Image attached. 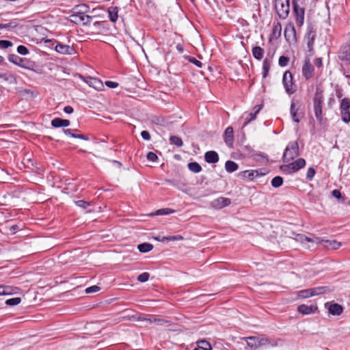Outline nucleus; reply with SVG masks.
<instances>
[{
	"mask_svg": "<svg viewBox=\"0 0 350 350\" xmlns=\"http://www.w3.org/2000/svg\"><path fill=\"white\" fill-rule=\"evenodd\" d=\"M3 59H4L3 57L0 55V63L3 62Z\"/></svg>",
	"mask_w": 350,
	"mask_h": 350,
	"instance_id": "obj_63",
	"label": "nucleus"
},
{
	"mask_svg": "<svg viewBox=\"0 0 350 350\" xmlns=\"http://www.w3.org/2000/svg\"><path fill=\"white\" fill-rule=\"evenodd\" d=\"M283 183V178L281 176H275L271 180V185L274 187H278Z\"/></svg>",
	"mask_w": 350,
	"mask_h": 350,
	"instance_id": "obj_35",
	"label": "nucleus"
},
{
	"mask_svg": "<svg viewBox=\"0 0 350 350\" xmlns=\"http://www.w3.org/2000/svg\"><path fill=\"white\" fill-rule=\"evenodd\" d=\"M288 75H289L291 84L288 85L286 82V92H287L288 94H293L297 90V85L293 82L292 73L288 71H286V81L287 80Z\"/></svg>",
	"mask_w": 350,
	"mask_h": 350,
	"instance_id": "obj_18",
	"label": "nucleus"
},
{
	"mask_svg": "<svg viewBox=\"0 0 350 350\" xmlns=\"http://www.w3.org/2000/svg\"><path fill=\"white\" fill-rule=\"evenodd\" d=\"M109 19L111 22H116L118 18V11L116 7H111L108 10Z\"/></svg>",
	"mask_w": 350,
	"mask_h": 350,
	"instance_id": "obj_27",
	"label": "nucleus"
},
{
	"mask_svg": "<svg viewBox=\"0 0 350 350\" xmlns=\"http://www.w3.org/2000/svg\"><path fill=\"white\" fill-rule=\"evenodd\" d=\"M188 168L194 173H198L202 171V167L197 162H191L188 164Z\"/></svg>",
	"mask_w": 350,
	"mask_h": 350,
	"instance_id": "obj_32",
	"label": "nucleus"
},
{
	"mask_svg": "<svg viewBox=\"0 0 350 350\" xmlns=\"http://www.w3.org/2000/svg\"><path fill=\"white\" fill-rule=\"evenodd\" d=\"M12 46V43L8 40H0V47L3 49H7Z\"/></svg>",
	"mask_w": 350,
	"mask_h": 350,
	"instance_id": "obj_47",
	"label": "nucleus"
},
{
	"mask_svg": "<svg viewBox=\"0 0 350 350\" xmlns=\"http://www.w3.org/2000/svg\"><path fill=\"white\" fill-rule=\"evenodd\" d=\"M183 237L181 235H176V236H169L168 238H166L167 241H180L183 240Z\"/></svg>",
	"mask_w": 350,
	"mask_h": 350,
	"instance_id": "obj_48",
	"label": "nucleus"
},
{
	"mask_svg": "<svg viewBox=\"0 0 350 350\" xmlns=\"http://www.w3.org/2000/svg\"><path fill=\"white\" fill-rule=\"evenodd\" d=\"M177 49H178L180 51H183V49H182V47H181L180 45H178V46H177Z\"/></svg>",
	"mask_w": 350,
	"mask_h": 350,
	"instance_id": "obj_61",
	"label": "nucleus"
},
{
	"mask_svg": "<svg viewBox=\"0 0 350 350\" xmlns=\"http://www.w3.org/2000/svg\"><path fill=\"white\" fill-rule=\"evenodd\" d=\"M174 211L170 209V208H162L157 211L155 215H168L170 213H174Z\"/></svg>",
	"mask_w": 350,
	"mask_h": 350,
	"instance_id": "obj_38",
	"label": "nucleus"
},
{
	"mask_svg": "<svg viewBox=\"0 0 350 350\" xmlns=\"http://www.w3.org/2000/svg\"><path fill=\"white\" fill-rule=\"evenodd\" d=\"M262 108V105H256L253 109V112L245 113L242 118L244 119V122L243 124V126H245L248 124L251 121L255 120L256 115L260 111Z\"/></svg>",
	"mask_w": 350,
	"mask_h": 350,
	"instance_id": "obj_10",
	"label": "nucleus"
},
{
	"mask_svg": "<svg viewBox=\"0 0 350 350\" xmlns=\"http://www.w3.org/2000/svg\"><path fill=\"white\" fill-rule=\"evenodd\" d=\"M243 340H244L247 342V346L252 349H257L269 343L268 339L258 336L244 337Z\"/></svg>",
	"mask_w": 350,
	"mask_h": 350,
	"instance_id": "obj_4",
	"label": "nucleus"
},
{
	"mask_svg": "<svg viewBox=\"0 0 350 350\" xmlns=\"http://www.w3.org/2000/svg\"><path fill=\"white\" fill-rule=\"evenodd\" d=\"M287 155L289 156L290 159H293L299 155V146L297 142H291L286 147V157Z\"/></svg>",
	"mask_w": 350,
	"mask_h": 350,
	"instance_id": "obj_9",
	"label": "nucleus"
},
{
	"mask_svg": "<svg viewBox=\"0 0 350 350\" xmlns=\"http://www.w3.org/2000/svg\"><path fill=\"white\" fill-rule=\"evenodd\" d=\"M73 111V108L70 105H67L64 108V111L66 113H72Z\"/></svg>",
	"mask_w": 350,
	"mask_h": 350,
	"instance_id": "obj_53",
	"label": "nucleus"
},
{
	"mask_svg": "<svg viewBox=\"0 0 350 350\" xmlns=\"http://www.w3.org/2000/svg\"><path fill=\"white\" fill-rule=\"evenodd\" d=\"M170 141L171 144L176 145L178 147H180L183 144L181 138L177 136H171L170 138Z\"/></svg>",
	"mask_w": 350,
	"mask_h": 350,
	"instance_id": "obj_33",
	"label": "nucleus"
},
{
	"mask_svg": "<svg viewBox=\"0 0 350 350\" xmlns=\"http://www.w3.org/2000/svg\"><path fill=\"white\" fill-rule=\"evenodd\" d=\"M294 12L296 15L297 21L302 24L304 18V10L301 8H299L297 5H294Z\"/></svg>",
	"mask_w": 350,
	"mask_h": 350,
	"instance_id": "obj_22",
	"label": "nucleus"
},
{
	"mask_svg": "<svg viewBox=\"0 0 350 350\" xmlns=\"http://www.w3.org/2000/svg\"><path fill=\"white\" fill-rule=\"evenodd\" d=\"M72 137L74 138H79V139H88L86 137H85L83 135H72Z\"/></svg>",
	"mask_w": 350,
	"mask_h": 350,
	"instance_id": "obj_57",
	"label": "nucleus"
},
{
	"mask_svg": "<svg viewBox=\"0 0 350 350\" xmlns=\"http://www.w3.org/2000/svg\"><path fill=\"white\" fill-rule=\"evenodd\" d=\"M231 203L230 199L224 197H219L213 200L211 203V207L215 209H221Z\"/></svg>",
	"mask_w": 350,
	"mask_h": 350,
	"instance_id": "obj_11",
	"label": "nucleus"
},
{
	"mask_svg": "<svg viewBox=\"0 0 350 350\" xmlns=\"http://www.w3.org/2000/svg\"><path fill=\"white\" fill-rule=\"evenodd\" d=\"M323 100V91L317 88L313 98V107L315 116L319 120H322V105Z\"/></svg>",
	"mask_w": 350,
	"mask_h": 350,
	"instance_id": "obj_3",
	"label": "nucleus"
},
{
	"mask_svg": "<svg viewBox=\"0 0 350 350\" xmlns=\"http://www.w3.org/2000/svg\"><path fill=\"white\" fill-rule=\"evenodd\" d=\"M81 78L83 79L85 83L88 84L90 87L93 88L94 89L98 91L103 90L104 85L101 80L91 77H81Z\"/></svg>",
	"mask_w": 350,
	"mask_h": 350,
	"instance_id": "obj_7",
	"label": "nucleus"
},
{
	"mask_svg": "<svg viewBox=\"0 0 350 350\" xmlns=\"http://www.w3.org/2000/svg\"><path fill=\"white\" fill-rule=\"evenodd\" d=\"M317 309L318 307L316 305L301 304L297 308V311L302 314L307 315L314 313Z\"/></svg>",
	"mask_w": 350,
	"mask_h": 350,
	"instance_id": "obj_14",
	"label": "nucleus"
},
{
	"mask_svg": "<svg viewBox=\"0 0 350 350\" xmlns=\"http://www.w3.org/2000/svg\"><path fill=\"white\" fill-rule=\"evenodd\" d=\"M21 301V299L20 297H14L11 299H8L5 301V304L8 306H13L19 304Z\"/></svg>",
	"mask_w": 350,
	"mask_h": 350,
	"instance_id": "obj_34",
	"label": "nucleus"
},
{
	"mask_svg": "<svg viewBox=\"0 0 350 350\" xmlns=\"http://www.w3.org/2000/svg\"><path fill=\"white\" fill-rule=\"evenodd\" d=\"M284 2L283 0H275V8L280 18H283Z\"/></svg>",
	"mask_w": 350,
	"mask_h": 350,
	"instance_id": "obj_24",
	"label": "nucleus"
},
{
	"mask_svg": "<svg viewBox=\"0 0 350 350\" xmlns=\"http://www.w3.org/2000/svg\"><path fill=\"white\" fill-rule=\"evenodd\" d=\"M113 163H116L119 167L121 166V163L119 161H113Z\"/></svg>",
	"mask_w": 350,
	"mask_h": 350,
	"instance_id": "obj_60",
	"label": "nucleus"
},
{
	"mask_svg": "<svg viewBox=\"0 0 350 350\" xmlns=\"http://www.w3.org/2000/svg\"><path fill=\"white\" fill-rule=\"evenodd\" d=\"M289 279L291 280H298V276L295 275L293 273H291L289 275Z\"/></svg>",
	"mask_w": 350,
	"mask_h": 350,
	"instance_id": "obj_56",
	"label": "nucleus"
},
{
	"mask_svg": "<svg viewBox=\"0 0 350 350\" xmlns=\"http://www.w3.org/2000/svg\"><path fill=\"white\" fill-rule=\"evenodd\" d=\"M315 173H316V172L314 168H312V167L308 168V171H307V174H306L307 179L309 180H311L313 178V177L314 176Z\"/></svg>",
	"mask_w": 350,
	"mask_h": 350,
	"instance_id": "obj_44",
	"label": "nucleus"
},
{
	"mask_svg": "<svg viewBox=\"0 0 350 350\" xmlns=\"http://www.w3.org/2000/svg\"><path fill=\"white\" fill-rule=\"evenodd\" d=\"M279 64L282 67L284 66V55H282L279 58Z\"/></svg>",
	"mask_w": 350,
	"mask_h": 350,
	"instance_id": "obj_54",
	"label": "nucleus"
},
{
	"mask_svg": "<svg viewBox=\"0 0 350 350\" xmlns=\"http://www.w3.org/2000/svg\"><path fill=\"white\" fill-rule=\"evenodd\" d=\"M78 10L75 11L71 16V21L76 24L86 25L90 23L92 20V17L89 15L85 14L88 7L85 5L79 6L76 8Z\"/></svg>",
	"mask_w": 350,
	"mask_h": 350,
	"instance_id": "obj_1",
	"label": "nucleus"
},
{
	"mask_svg": "<svg viewBox=\"0 0 350 350\" xmlns=\"http://www.w3.org/2000/svg\"><path fill=\"white\" fill-rule=\"evenodd\" d=\"M166 238H168V237H163L161 239L160 241H167V240H166Z\"/></svg>",
	"mask_w": 350,
	"mask_h": 350,
	"instance_id": "obj_59",
	"label": "nucleus"
},
{
	"mask_svg": "<svg viewBox=\"0 0 350 350\" xmlns=\"http://www.w3.org/2000/svg\"><path fill=\"white\" fill-rule=\"evenodd\" d=\"M189 62H192L198 67L201 68L202 66V64L200 61L196 59L195 57H191L189 58Z\"/></svg>",
	"mask_w": 350,
	"mask_h": 350,
	"instance_id": "obj_49",
	"label": "nucleus"
},
{
	"mask_svg": "<svg viewBox=\"0 0 350 350\" xmlns=\"http://www.w3.org/2000/svg\"><path fill=\"white\" fill-rule=\"evenodd\" d=\"M225 168L228 172L232 173L238 169V165L232 161H228L226 162Z\"/></svg>",
	"mask_w": 350,
	"mask_h": 350,
	"instance_id": "obj_29",
	"label": "nucleus"
},
{
	"mask_svg": "<svg viewBox=\"0 0 350 350\" xmlns=\"http://www.w3.org/2000/svg\"><path fill=\"white\" fill-rule=\"evenodd\" d=\"M75 204L82 208H87L90 205V203L89 202H86V201H84V200H78V201H76L75 202Z\"/></svg>",
	"mask_w": 350,
	"mask_h": 350,
	"instance_id": "obj_43",
	"label": "nucleus"
},
{
	"mask_svg": "<svg viewBox=\"0 0 350 350\" xmlns=\"http://www.w3.org/2000/svg\"><path fill=\"white\" fill-rule=\"evenodd\" d=\"M350 99L345 98L341 100L340 105V115L343 122H350Z\"/></svg>",
	"mask_w": 350,
	"mask_h": 350,
	"instance_id": "obj_6",
	"label": "nucleus"
},
{
	"mask_svg": "<svg viewBox=\"0 0 350 350\" xmlns=\"http://www.w3.org/2000/svg\"><path fill=\"white\" fill-rule=\"evenodd\" d=\"M8 60L12 62L13 64L20 66L23 68H28L26 64L27 61L25 59L18 56L17 55H10L8 57Z\"/></svg>",
	"mask_w": 350,
	"mask_h": 350,
	"instance_id": "obj_16",
	"label": "nucleus"
},
{
	"mask_svg": "<svg viewBox=\"0 0 350 350\" xmlns=\"http://www.w3.org/2000/svg\"><path fill=\"white\" fill-rule=\"evenodd\" d=\"M282 83L284 84V73L283 74L282 76Z\"/></svg>",
	"mask_w": 350,
	"mask_h": 350,
	"instance_id": "obj_64",
	"label": "nucleus"
},
{
	"mask_svg": "<svg viewBox=\"0 0 350 350\" xmlns=\"http://www.w3.org/2000/svg\"><path fill=\"white\" fill-rule=\"evenodd\" d=\"M137 248L139 252L145 253L151 251L153 249V245L148 243H144L138 245Z\"/></svg>",
	"mask_w": 350,
	"mask_h": 350,
	"instance_id": "obj_31",
	"label": "nucleus"
},
{
	"mask_svg": "<svg viewBox=\"0 0 350 350\" xmlns=\"http://www.w3.org/2000/svg\"><path fill=\"white\" fill-rule=\"evenodd\" d=\"M147 159L152 162H155L158 159V157L153 152H149L147 154Z\"/></svg>",
	"mask_w": 350,
	"mask_h": 350,
	"instance_id": "obj_45",
	"label": "nucleus"
},
{
	"mask_svg": "<svg viewBox=\"0 0 350 350\" xmlns=\"http://www.w3.org/2000/svg\"><path fill=\"white\" fill-rule=\"evenodd\" d=\"M288 161H286L288 163ZM306 165V161L304 159L299 158L296 161L291 163H286V174H293Z\"/></svg>",
	"mask_w": 350,
	"mask_h": 350,
	"instance_id": "obj_5",
	"label": "nucleus"
},
{
	"mask_svg": "<svg viewBox=\"0 0 350 350\" xmlns=\"http://www.w3.org/2000/svg\"><path fill=\"white\" fill-rule=\"evenodd\" d=\"M322 241H323V240H322ZM324 242L326 243V245H325L324 247H326L327 249L337 250L342 245L341 243L334 240H325L324 241Z\"/></svg>",
	"mask_w": 350,
	"mask_h": 350,
	"instance_id": "obj_26",
	"label": "nucleus"
},
{
	"mask_svg": "<svg viewBox=\"0 0 350 350\" xmlns=\"http://www.w3.org/2000/svg\"><path fill=\"white\" fill-rule=\"evenodd\" d=\"M299 104L297 100H293L291 105L290 113L293 120L295 122H299L301 114L298 113Z\"/></svg>",
	"mask_w": 350,
	"mask_h": 350,
	"instance_id": "obj_12",
	"label": "nucleus"
},
{
	"mask_svg": "<svg viewBox=\"0 0 350 350\" xmlns=\"http://www.w3.org/2000/svg\"><path fill=\"white\" fill-rule=\"evenodd\" d=\"M325 307L327 309L329 313L334 316H338L343 312V307L336 303L327 302L325 304Z\"/></svg>",
	"mask_w": 350,
	"mask_h": 350,
	"instance_id": "obj_8",
	"label": "nucleus"
},
{
	"mask_svg": "<svg viewBox=\"0 0 350 350\" xmlns=\"http://www.w3.org/2000/svg\"><path fill=\"white\" fill-rule=\"evenodd\" d=\"M196 344L202 350H212L211 345L205 340H200L197 341Z\"/></svg>",
	"mask_w": 350,
	"mask_h": 350,
	"instance_id": "obj_30",
	"label": "nucleus"
},
{
	"mask_svg": "<svg viewBox=\"0 0 350 350\" xmlns=\"http://www.w3.org/2000/svg\"><path fill=\"white\" fill-rule=\"evenodd\" d=\"M255 159L257 161H261L263 163H267L268 162V158L267 156L264 154H257L255 155Z\"/></svg>",
	"mask_w": 350,
	"mask_h": 350,
	"instance_id": "obj_39",
	"label": "nucleus"
},
{
	"mask_svg": "<svg viewBox=\"0 0 350 350\" xmlns=\"http://www.w3.org/2000/svg\"><path fill=\"white\" fill-rule=\"evenodd\" d=\"M51 125L55 128L66 127L70 125V121L68 120L56 118L51 121Z\"/></svg>",
	"mask_w": 350,
	"mask_h": 350,
	"instance_id": "obj_20",
	"label": "nucleus"
},
{
	"mask_svg": "<svg viewBox=\"0 0 350 350\" xmlns=\"http://www.w3.org/2000/svg\"><path fill=\"white\" fill-rule=\"evenodd\" d=\"M204 159L208 163H215L219 161V156L215 151L211 150L205 153Z\"/></svg>",
	"mask_w": 350,
	"mask_h": 350,
	"instance_id": "obj_19",
	"label": "nucleus"
},
{
	"mask_svg": "<svg viewBox=\"0 0 350 350\" xmlns=\"http://www.w3.org/2000/svg\"><path fill=\"white\" fill-rule=\"evenodd\" d=\"M244 173H245V174L248 173V176H250L252 175V173H250V171H245Z\"/></svg>",
	"mask_w": 350,
	"mask_h": 350,
	"instance_id": "obj_62",
	"label": "nucleus"
},
{
	"mask_svg": "<svg viewBox=\"0 0 350 350\" xmlns=\"http://www.w3.org/2000/svg\"><path fill=\"white\" fill-rule=\"evenodd\" d=\"M282 32V25L280 23H277L272 29V33L271 35V40H277L281 35Z\"/></svg>",
	"mask_w": 350,
	"mask_h": 350,
	"instance_id": "obj_23",
	"label": "nucleus"
},
{
	"mask_svg": "<svg viewBox=\"0 0 350 350\" xmlns=\"http://www.w3.org/2000/svg\"><path fill=\"white\" fill-rule=\"evenodd\" d=\"M17 52L21 55H25L28 54L29 50L26 46L20 45L17 47Z\"/></svg>",
	"mask_w": 350,
	"mask_h": 350,
	"instance_id": "obj_42",
	"label": "nucleus"
},
{
	"mask_svg": "<svg viewBox=\"0 0 350 350\" xmlns=\"http://www.w3.org/2000/svg\"><path fill=\"white\" fill-rule=\"evenodd\" d=\"M252 55L256 59L260 60L263 57L264 50L260 46H255L252 49Z\"/></svg>",
	"mask_w": 350,
	"mask_h": 350,
	"instance_id": "obj_28",
	"label": "nucleus"
},
{
	"mask_svg": "<svg viewBox=\"0 0 350 350\" xmlns=\"http://www.w3.org/2000/svg\"><path fill=\"white\" fill-rule=\"evenodd\" d=\"M105 85L109 88H116L118 86V83L117 82L111 81H105Z\"/></svg>",
	"mask_w": 350,
	"mask_h": 350,
	"instance_id": "obj_50",
	"label": "nucleus"
},
{
	"mask_svg": "<svg viewBox=\"0 0 350 350\" xmlns=\"http://www.w3.org/2000/svg\"><path fill=\"white\" fill-rule=\"evenodd\" d=\"M295 239L297 241H300L301 243H304L305 241L306 242H313L314 241L311 239L310 238L306 237L303 234H297Z\"/></svg>",
	"mask_w": 350,
	"mask_h": 350,
	"instance_id": "obj_36",
	"label": "nucleus"
},
{
	"mask_svg": "<svg viewBox=\"0 0 350 350\" xmlns=\"http://www.w3.org/2000/svg\"><path fill=\"white\" fill-rule=\"evenodd\" d=\"M329 292H331V289L328 286H318L299 291L297 293V297L301 299H306Z\"/></svg>",
	"mask_w": 350,
	"mask_h": 350,
	"instance_id": "obj_2",
	"label": "nucleus"
},
{
	"mask_svg": "<svg viewBox=\"0 0 350 350\" xmlns=\"http://www.w3.org/2000/svg\"><path fill=\"white\" fill-rule=\"evenodd\" d=\"M64 133L66 135H70L71 137H72V135H76V134L72 133L70 129H64Z\"/></svg>",
	"mask_w": 350,
	"mask_h": 350,
	"instance_id": "obj_55",
	"label": "nucleus"
},
{
	"mask_svg": "<svg viewBox=\"0 0 350 350\" xmlns=\"http://www.w3.org/2000/svg\"><path fill=\"white\" fill-rule=\"evenodd\" d=\"M332 196L336 198H338V199H340L342 198V195H341V193L339 190L338 189H334L332 191Z\"/></svg>",
	"mask_w": 350,
	"mask_h": 350,
	"instance_id": "obj_52",
	"label": "nucleus"
},
{
	"mask_svg": "<svg viewBox=\"0 0 350 350\" xmlns=\"http://www.w3.org/2000/svg\"><path fill=\"white\" fill-rule=\"evenodd\" d=\"M224 137L226 145L232 148L234 142L233 129L232 126H228L226 128L224 132Z\"/></svg>",
	"mask_w": 350,
	"mask_h": 350,
	"instance_id": "obj_15",
	"label": "nucleus"
},
{
	"mask_svg": "<svg viewBox=\"0 0 350 350\" xmlns=\"http://www.w3.org/2000/svg\"><path fill=\"white\" fill-rule=\"evenodd\" d=\"M55 51L64 55H72L75 53V50L72 46L58 43L55 48Z\"/></svg>",
	"mask_w": 350,
	"mask_h": 350,
	"instance_id": "obj_13",
	"label": "nucleus"
},
{
	"mask_svg": "<svg viewBox=\"0 0 350 350\" xmlns=\"http://www.w3.org/2000/svg\"><path fill=\"white\" fill-rule=\"evenodd\" d=\"M285 31H286V33L287 32H289V33H292V35H293V40H295L296 38H295V28H294V27L291 24H288V25H286Z\"/></svg>",
	"mask_w": 350,
	"mask_h": 350,
	"instance_id": "obj_41",
	"label": "nucleus"
},
{
	"mask_svg": "<svg viewBox=\"0 0 350 350\" xmlns=\"http://www.w3.org/2000/svg\"><path fill=\"white\" fill-rule=\"evenodd\" d=\"M141 136L145 140L148 141V140L150 139V133L147 131H143L141 133Z\"/></svg>",
	"mask_w": 350,
	"mask_h": 350,
	"instance_id": "obj_51",
	"label": "nucleus"
},
{
	"mask_svg": "<svg viewBox=\"0 0 350 350\" xmlns=\"http://www.w3.org/2000/svg\"><path fill=\"white\" fill-rule=\"evenodd\" d=\"M1 295L17 294L20 291L18 287L8 285H1Z\"/></svg>",
	"mask_w": 350,
	"mask_h": 350,
	"instance_id": "obj_17",
	"label": "nucleus"
},
{
	"mask_svg": "<svg viewBox=\"0 0 350 350\" xmlns=\"http://www.w3.org/2000/svg\"><path fill=\"white\" fill-rule=\"evenodd\" d=\"M302 72L306 79H309L312 76L313 66L309 62H306L302 68Z\"/></svg>",
	"mask_w": 350,
	"mask_h": 350,
	"instance_id": "obj_21",
	"label": "nucleus"
},
{
	"mask_svg": "<svg viewBox=\"0 0 350 350\" xmlns=\"http://www.w3.org/2000/svg\"><path fill=\"white\" fill-rule=\"evenodd\" d=\"M0 26L1 27V29H3V28H8L10 27H11V25L10 23H8V24H0Z\"/></svg>",
	"mask_w": 350,
	"mask_h": 350,
	"instance_id": "obj_58",
	"label": "nucleus"
},
{
	"mask_svg": "<svg viewBox=\"0 0 350 350\" xmlns=\"http://www.w3.org/2000/svg\"><path fill=\"white\" fill-rule=\"evenodd\" d=\"M262 68H263V74H262L263 77H266L268 74L269 70L270 68V63L269 62L267 59H265L263 61Z\"/></svg>",
	"mask_w": 350,
	"mask_h": 350,
	"instance_id": "obj_37",
	"label": "nucleus"
},
{
	"mask_svg": "<svg viewBox=\"0 0 350 350\" xmlns=\"http://www.w3.org/2000/svg\"><path fill=\"white\" fill-rule=\"evenodd\" d=\"M99 290H100V287L96 285H94V286H92L90 287L87 288L85 289V293L89 294V293L98 292Z\"/></svg>",
	"mask_w": 350,
	"mask_h": 350,
	"instance_id": "obj_46",
	"label": "nucleus"
},
{
	"mask_svg": "<svg viewBox=\"0 0 350 350\" xmlns=\"http://www.w3.org/2000/svg\"><path fill=\"white\" fill-rule=\"evenodd\" d=\"M0 79H2L5 81H7L9 83H11V84H15L16 83V77L10 74V73H8V72H5V73H2V72H0Z\"/></svg>",
	"mask_w": 350,
	"mask_h": 350,
	"instance_id": "obj_25",
	"label": "nucleus"
},
{
	"mask_svg": "<svg viewBox=\"0 0 350 350\" xmlns=\"http://www.w3.org/2000/svg\"><path fill=\"white\" fill-rule=\"evenodd\" d=\"M149 277H150V274L147 272H144V273H141L137 277V280L141 282H145L148 280Z\"/></svg>",
	"mask_w": 350,
	"mask_h": 350,
	"instance_id": "obj_40",
	"label": "nucleus"
}]
</instances>
